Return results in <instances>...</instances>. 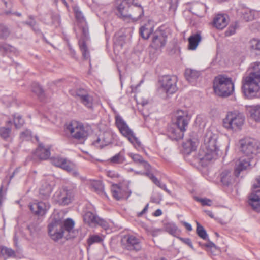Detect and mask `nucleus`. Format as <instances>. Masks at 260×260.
I'll return each instance as SVG.
<instances>
[{
    "mask_svg": "<svg viewBox=\"0 0 260 260\" xmlns=\"http://www.w3.org/2000/svg\"><path fill=\"white\" fill-rule=\"evenodd\" d=\"M218 139L217 134L209 129L206 131L197 155L202 165H206L209 161L218 157L220 151Z\"/></svg>",
    "mask_w": 260,
    "mask_h": 260,
    "instance_id": "f257e3e1",
    "label": "nucleus"
},
{
    "mask_svg": "<svg viewBox=\"0 0 260 260\" xmlns=\"http://www.w3.org/2000/svg\"><path fill=\"white\" fill-rule=\"evenodd\" d=\"M260 62L253 63L249 73L242 79V90L244 95L251 99L255 97L260 89Z\"/></svg>",
    "mask_w": 260,
    "mask_h": 260,
    "instance_id": "f03ea898",
    "label": "nucleus"
},
{
    "mask_svg": "<svg viewBox=\"0 0 260 260\" xmlns=\"http://www.w3.org/2000/svg\"><path fill=\"white\" fill-rule=\"evenodd\" d=\"M119 16L124 20L135 22L144 15L143 7L134 0H121L117 6Z\"/></svg>",
    "mask_w": 260,
    "mask_h": 260,
    "instance_id": "7ed1b4c3",
    "label": "nucleus"
},
{
    "mask_svg": "<svg viewBox=\"0 0 260 260\" xmlns=\"http://www.w3.org/2000/svg\"><path fill=\"white\" fill-rule=\"evenodd\" d=\"M213 89L217 95L227 97L233 93L234 84L231 78L219 75L214 79Z\"/></svg>",
    "mask_w": 260,
    "mask_h": 260,
    "instance_id": "20e7f679",
    "label": "nucleus"
},
{
    "mask_svg": "<svg viewBox=\"0 0 260 260\" xmlns=\"http://www.w3.org/2000/svg\"><path fill=\"white\" fill-rule=\"evenodd\" d=\"M245 120L244 114L239 111H230L222 120V126L228 131L237 132L242 129Z\"/></svg>",
    "mask_w": 260,
    "mask_h": 260,
    "instance_id": "39448f33",
    "label": "nucleus"
},
{
    "mask_svg": "<svg viewBox=\"0 0 260 260\" xmlns=\"http://www.w3.org/2000/svg\"><path fill=\"white\" fill-rule=\"evenodd\" d=\"M76 20L78 23L79 27L82 29L83 36V40H80L79 44L82 55L85 59H88L89 57V52L84 40L87 39L88 37V28L86 24L85 19L79 8L75 6L74 7Z\"/></svg>",
    "mask_w": 260,
    "mask_h": 260,
    "instance_id": "423d86ee",
    "label": "nucleus"
},
{
    "mask_svg": "<svg viewBox=\"0 0 260 260\" xmlns=\"http://www.w3.org/2000/svg\"><path fill=\"white\" fill-rule=\"evenodd\" d=\"M115 123L121 134L128 139L136 149L139 150L142 148L140 141L129 128L124 119L118 114L115 116Z\"/></svg>",
    "mask_w": 260,
    "mask_h": 260,
    "instance_id": "0eeeda50",
    "label": "nucleus"
},
{
    "mask_svg": "<svg viewBox=\"0 0 260 260\" xmlns=\"http://www.w3.org/2000/svg\"><path fill=\"white\" fill-rule=\"evenodd\" d=\"M177 81L178 78L176 76H163L159 79L160 86L158 91L167 94L174 93L178 89Z\"/></svg>",
    "mask_w": 260,
    "mask_h": 260,
    "instance_id": "6e6552de",
    "label": "nucleus"
},
{
    "mask_svg": "<svg viewBox=\"0 0 260 260\" xmlns=\"http://www.w3.org/2000/svg\"><path fill=\"white\" fill-rule=\"evenodd\" d=\"M66 131L72 138L78 140L84 139L88 136L87 127L77 121H72L68 124Z\"/></svg>",
    "mask_w": 260,
    "mask_h": 260,
    "instance_id": "1a4fd4ad",
    "label": "nucleus"
},
{
    "mask_svg": "<svg viewBox=\"0 0 260 260\" xmlns=\"http://www.w3.org/2000/svg\"><path fill=\"white\" fill-rule=\"evenodd\" d=\"M48 228L50 237L55 241L62 238L64 235L62 221L61 219L56 218L55 216L51 217V221L48 224Z\"/></svg>",
    "mask_w": 260,
    "mask_h": 260,
    "instance_id": "9d476101",
    "label": "nucleus"
},
{
    "mask_svg": "<svg viewBox=\"0 0 260 260\" xmlns=\"http://www.w3.org/2000/svg\"><path fill=\"white\" fill-rule=\"evenodd\" d=\"M241 150L245 157L253 159L254 156L260 152V147L254 140L244 139L240 141Z\"/></svg>",
    "mask_w": 260,
    "mask_h": 260,
    "instance_id": "9b49d317",
    "label": "nucleus"
},
{
    "mask_svg": "<svg viewBox=\"0 0 260 260\" xmlns=\"http://www.w3.org/2000/svg\"><path fill=\"white\" fill-rule=\"evenodd\" d=\"M74 194L72 189H67L65 188L60 189L55 192L53 200L60 205H68L72 201Z\"/></svg>",
    "mask_w": 260,
    "mask_h": 260,
    "instance_id": "f8f14e48",
    "label": "nucleus"
},
{
    "mask_svg": "<svg viewBox=\"0 0 260 260\" xmlns=\"http://www.w3.org/2000/svg\"><path fill=\"white\" fill-rule=\"evenodd\" d=\"M71 94L87 108L89 109L92 108L93 103V97L86 90L79 88L76 90L71 91Z\"/></svg>",
    "mask_w": 260,
    "mask_h": 260,
    "instance_id": "ddd939ff",
    "label": "nucleus"
},
{
    "mask_svg": "<svg viewBox=\"0 0 260 260\" xmlns=\"http://www.w3.org/2000/svg\"><path fill=\"white\" fill-rule=\"evenodd\" d=\"M112 135L108 131L100 133L93 137L92 144L96 148H102L111 143Z\"/></svg>",
    "mask_w": 260,
    "mask_h": 260,
    "instance_id": "4468645a",
    "label": "nucleus"
},
{
    "mask_svg": "<svg viewBox=\"0 0 260 260\" xmlns=\"http://www.w3.org/2000/svg\"><path fill=\"white\" fill-rule=\"evenodd\" d=\"M253 159L245 156L240 157L235 162L234 175L238 177L244 171L250 169L253 166Z\"/></svg>",
    "mask_w": 260,
    "mask_h": 260,
    "instance_id": "2eb2a0df",
    "label": "nucleus"
},
{
    "mask_svg": "<svg viewBox=\"0 0 260 260\" xmlns=\"http://www.w3.org/2000/svg\"><path fill=\"white\" fill-rule=\"evenodd\" d=\"M51 162L53 165L61 168L70 173H73L74 175L77 174L75 171V164L66 159L57 156L51 158Z\"/></svg>",
    "mask_w": 260,
    "mask_h": 260,
    "instance_id": "dca6fc26",
    "label": "nucleus"
},
{
    "mask_svg": "<svg viewBox=\"0 0 260 260\" xmlns=\"http://www.w3.org/2000/svg\"><path fill=\"white\" fill-rule=\"evenodd\" d=\"M175 124L178 127L186 130L191 117L186 110H178L175 114Z\"/></svg>",
    "mask_w": 260,
    "mask_h": 260,
    "instance_id": "f3484780",
    "label": "nucleus"
},
{
    "mask_svg": "<svg viewBox=\"0 0 260 260\" xmlns=\"http://www.w3.org/2000/svg\"><path fill=\"white\" fill-rule=\"evenodd\" d=\"M50 207V204L48 202L40 201L37 203H30L29 205V209L32 213L38 216L44 215Z\"/></svg>",
    "mask_w": 260,
    "mask_h": 260,
    "instance_id": "a211bd4d",
    "label": "nucleus"
},
{
    "mask_svg": "<svg viewBox=\"0 0 260 260\" xmlns=\"http://www.w3.org/2000/svg\"><path fill=\"white\" fill-rule=\"evenodd\" d=\"M111 192L113 197L117 200L127 199L130 195L127 186H120L117 184L112 186Z\"/></svg>",
    "mask_w": 260,
    "mask_h": 260,
    "instance_id": "6ab92c4d",
    "label": "nucleus"
},
{
    "mask_svg": "<svg viewBox=\"0 0 260 260\" xmlns=\"http://www.w3.org/2000/svg\"><path fill=\"white\" fill-rule=\"evenodd\" d=\"M248 203L253 209L260 211V189H252L248 196Z\"/></svg>",
    "mask_w": 260,
    "mask_h": 260,
    "instance_id": "aec40b11",
    "label": "nucleus"
},
{
    "mask_svg": "<svg viewBox=\"0 0 260 260\" xmlns=\"http://www.w3.org/2000/svg\"><path fill=\"white\" fill-rule=\"evenodd\" d=\"M125 246L127 250H139L141 248L140 239L134 235H128L126 236Z\"/></svg>",
    "mask_w": 260,
    "mask_h": 260,
    "instance_id": "412c9836",
    "label": "nucleus"
},
{
    "mask_svg": "<svg viewBox=\"0 0 260 260\" xmlns=\"http://www.w3.org/2000/svg\"><path fill=\"white\" fill-rule=\"evenodd\" d=\"M166 42L167 35L162 31H157L153 37L151 46L157 49L164 47Z\"/></svg>",
    "mask_w": 260,
    "mask_h": 260,
    "instance_id": "4be33fe9",
    "label": "nucleus"
},
{
    "mask_svg": "<svg viewBox=\"0 0 260 260\" xmlns=\"http://www.w3.org/2000/svg\"><path fill=\"white\" fill-rule=\"evenodd\" d=\"M63 223V229L64 231V233H67L66 237L67 239L73 238L77 236V232L74 230V221L68 218Z\"/></svg>",
    "mask_w": 260,
    "mask_h": 260,
    "instance_id": "5701e85b",
    "label": "nucleus"
},
{
    "mask_svg": "<svg viewBox=\"0 0 260 260\" xmlns=\"http://www.w3.org/2000/svg\"><path fill=\"white\" fill-rule=\"evenodd\" d=\"M176 125L170 126L168 129V136L174 140H179L183 138L184 136V132L186 131L183 129L181 127H176Z\"/></svg>",
    "mask_w": 260,
    "mask_h": 260,
    "instance_id": "b1692460",
    "label": "nucleus"
},
{
    "mask_svg": "<svg viewBox=\"0 0 260 260\" xmlns=\"http://www.w3.org/2000/svg\"><path fill=\"white\" fill-rule=\"evenodd\" d=\"M35 154L40 159L46 160L50 156V147L40 144L37 148Z\"/></svg>",
    "mask_w": 260,
    "mask_h": 260,
    "instance_id": "393cba45",
    "label": "nucleus"
},
{
    "mask_svg": "<svg viewBox=\"0 0 260 260\" xmlns=\"http://www.w3.org/2000/svg\"><path fill=\"white\" fill-rule=\"evenodd\" d=\"M220 181L225 186H229L235 182V178L233 176L231 170L224 169L222 171L220 174Z\"/></svg>",
    "mask_w": 260,
    "mask_h": 260,
    "instance_id": "a878e982",
    "label": "nucleus"
},
{
    "mask_svg": "<svg viewBox=\"0 0 260 260\" xmlns=\"http://www.w3.org/2000/svg\"><path fill=\"white\" fill-rule=\"evenodd\" d=\"M228 23L226 16L223 14H218L215 16L213 19L214 26L219 29L224 28Z\"/></svg>",
    "mask_w": 260,
    "mask_h": 260,
    "instance_id": "bb28decb",
    "label": "nucleus"
},
{
    "mask_svg": "<svg viewBox=\"0 0 260 260\" xmlns=\"http://www.w3.org/2000/svg\"><path fill=\"white\" fill-rule=\"evenodd\" d=\"M53 184L44 182L42 183L39 189V194L43 199H47L50 197L53 190Z\"/></svg>",
    "mask_w": 260,
    "mask_h": 260,
    "instance_id": "cd10ccee",
    "label": "nucleus"
},
{
    "mask_svg": "<svg viewBox=\"0 0 260 260\" xmlns=\"http://www.w3.org/2000/svg\"><path fill=\"white\" fill-rule=\"evenodd\" d=\"M98 218V217L94 213L90 211H87L83 215L84 222L91 227L97 225Z\"/></svg>",
    "mask_w": 260,
    "mask_h": 260,
    "instance_id": "c85d7f7f",
    "label": "nucleus"
},
{
    "mask_svg": "<svg viewBox=\"0 0 260 260\" xmlns=\"http://www.w3.org/2000/svg\"><path fill=\"white\" fill-rule=\"evenodd\" d=\"M202 39L200 33L197 32L191 35L188 38V49L194 50L198 46Z\"/></svg>",
    "mask_w": 260,
    "mask_h": 260,
    "instance_id": "c756f323",
    "label": "nucleus"
},
{
    "mask_svg": "<svg viewBox=\"0 0 260 260\" xmlns=\"http://www.w3.org/2000/svg\"><path fill=\"white\" fill-rule=\"evenodd\" d=\"M127 155L135 163L141 164L146 170H149L150 169V165L144 160L142 156L131 152L128 153Z\"/></svg>",
    "mask_w": 260,
    "mask_h": 260,
    "instance_id": "7c9ffc66",
    "label": "nucleus"
},
{
    "mask_svg": "<svg viewBox=\"0 0 260 260\" xmlns=\"http://www.w3.org/2000/svg\"><path fill=\"white\" fill-rule=\"evenodd\" d=\"M198 146V142L191 139L187 140L183 144L184 152L189 154L192 151H194Z\"/></svg>",
    "mask_w": 260,
    "mask_h": 260,
    "instance_id": "2f4dec72",
    "label": "nucleus"
},
{
    "mask_svg": "<svg viewBox=\"0 0 260 260\" xmlns=\"http://www.w3.org/2000/svg\"><path fill=\"white\" fill-rule=\"evenodd\" d=\"M125 43V36L116 34L114 38V50L118 52L122 48Z\"/></svg>",
    "mask_w": 260,
    "mask_h": 260,
    "instance_id": "473e14b6",
    "label": "nucleus"
},
{
    "mask_svg": "<svg viewBox=\"0 0 260 260\" xmlns=\"http://www.w3.org/2000/svg\"><path fill=\"white\" fill-rule=\"evenodd\" d=\"M149 170L150 169L146 170L147 172L145 173V175L148 176L156 185L165 190L169 194H170L171 191L166 188V185L161 183L153 174L149 172Z\"/></svg>",
    "mask_w": 260,
    "mask_h": 260,
    "instance_id": "72a5a7b5",
    "label": "nucleus"
},
{
    "mask_svg": "<svg viewBox=\"0 0 260 260\" xmlns=\"http://www.w3.org/2000/svg\"><path fill=\"white\" fill-rule=\"evenodd\" d=\"M200 75V73L199 71L196 70L187 69L185 70V76L186 79L189 82H192L196 79H197Z\"/></svg>",
    "mask_w": 260,
    "mask_h": 260,
    "instance_id": "f704fd0d",
    "label": "nucleus"
},
{
    "mask_svg": "<svg viewBox=\"0 0 260 260\" xmlns=\"http://www.w3.org/2000/svg\"><path fill=\"white\" fill-rule=\"evenodd\" d=\"M165 228L167 232L173 236H176L180 234V231L174 223H167L165 224Z\"/></svg>",
    "mask_w": 260,
    "mask_h": 260,
    "instance_id": "c9c22d12",
    "label": "nucleus"
},
{
    "mask_svg": "<svg viewBox=\"0 0 260 260\" xmlns=\"http://www.w3.org/2000/svg\"><path fill=\"white\" fill-rule=\"evenodd\" d=\"M153 31V28L149 24L142 26L140 29V33L142 37L147 39Z\"/></svg>",
    "mask_w": 260,
    "mask_h": 260,
    "instance_id": "e433bc0d",
    "label": "nucleus"
},
{
    "mask_svg": "<svg viewBox=\"0 0 260 260\" xmlns=\"http://www.w3.org/2000/svg\"><path fill=\"white\" fill-rule=\"evenodd\" d=\"M125 161V157L121 152L115 154L108 160L109 162L113 165L121 164Z\"/></svg>",
    "mask_w": 260,
    "mask_h": 260,
    "instance_id": "4c0bfd02",
    "label": "nucleus"
},
{
    "mask_svg": "<svg viewBox=\"0 0 260 260\" xmlns=\"http://www.w3.org/2000/svg\"><path fill=\"white\" fill-rule=\"evenodd\" d=\"M250 108L251 117L256 121H260V105L252 106Z\"/></svg>",
    "mask_w": 260,
    "mask_h": 260,
    "instance_id": "58836bf2",
    "label": "nucleus"
},
{
    "mask_svg": "<svg viewBox=\"0 0 260 260\" xmlns=\"http://www.w3.org/2000/svg\"><path fill=\"white\" fill-rule=\"evenodd\" d=\"M104 237L102 235H90L87 240V242L89 246L94 243H100L104 240Z\"/></svg>",
    "mask_w": 260,
    "mask_h": 260,
    "instance_id": "ea45409f",
    "label": "nucleus"
},
{
    "mask_svg": "<svg viewBox=\"0 0 260 260\" xmlns=\"http://www.w3.org/2000/svg\"><path fill=\"white\" fill-rule=\"evenodd\" d=\"M249 48L253 51L260 52V39L253 38L248 43Z\"/></svg>",
    "mask_w": 260,
    "mask_h": 260,
    "instance_id": "a19ab883",
    "label": "nucleus"
},
{
    "mask_svg": "<svg viewBox=\"0 0 260 260\" xmlns=\"http://www.w3.org/2000/svg\"><path fill=\"white\" fill-rule=\"evenodd\" d=\"M14 123L16 128L21 127L24 123V120L19 114H15L13 115Z\"/></svg>",
    "mask_w": 260,
    "mask_h": 260,
    "instance_id": "79ce46f5",
    "label": "nucleus"
},
{
    "mask_svg": "<svg viewBox=\"0 0 260 260\" xmlns=\"http://www.w3.org/2000/svg\"><path fill=\"white\" fill-rule=\"evenodd\" d=\"M105 174L107 177L114 180H121V176L117 172L113 170H106Z\"/></svg>",
    "mask_w": 260,
    "mask_h": 260,
    "instance_id": "37998d69",
    "label": "nucleus"
},
{
    "mask_svg": "<svg viewBox=\"0 0 260 260\" xmlns=\"http://www.w3.org/2000/svg\"><path fill=\"white\" fill-rule=\"evenodd\" d=\"M197 233L198 236L201 238L206 240L208 235L206 231L205 230L203 226L201 225L198 222H197Z\"/></svg>",
    "mask_w": 260,
    "mask_h": 260,
    "instance_id": "c03bdc74",
    "label": "nucleus"
},
{
    "mask_svg": "<svg viewBox=\"0 0 260 260\" xmlns=\"http://www.w3.org/2000/svg\"><path fill=\"white\" fill-rule=\"evenodd\" d=\"M11 128L7 127H0V136L4 139H6L10 137Z\"/></svg>",
    "mask_w": 260,
    "mask_h": 260,
    "instance_id": "a18cd8bd",
    "label": "nucleus"
},
{
    "mask_svg": "<svg viewBox=\"0 0 260 260\" xmlns=\"http://www.w3.org/2000/svg\"><path fill=\"white\" fill-rule=\"evenodd\" d=\"M97 225H99L102 226L103 229L107 230L109 228V224L107 221L106 220L101 219L98 217L97 219Z\"/></svg>",
    "mask_w": 260,
    "mask_h": 260,
    "instance_id": "49530a36",
    "label": "nucleus"
},
{
    "mask_svg": "<svg viewBox=\"0 0 260 260\" xmlns=\"http://www.w3.org/2000/svg\"><path fill=\"white\" fill-rule=\"evenodd\" d=\"M243 18L247 21L252 20L253 16L251 11L249 10H245L243 14Z\"/></svg>",
    "mask_w": 260,
    "mask_h": 260,
    "instance_id": "de8ad7c7",
    "label": "nucleus"
},
{
    "mask_svg": "<svg viewBox=\"0 0 260 260\" xmlns=\"http://www.w3.org/2000/svg\"><path fill=\"white\" fill-rule=\"evenodd\" d=\"M91 185L95 191H101L103 189V186L100 182L93 181L91 183Z\"/></svg>",
    "mask_w": 260,
    "mask_h": 260,
    "instance_id": "09e8293b",
    "label": "nucleus"
},
{
    "mask_svg": "<svg viewBox=\"0 0 260 260\" xmlns=\"http://www.w3.org/2000/svg\"><path fill=\"white\" fill-rule=\"evenodd\" d=\"M32 90L34 92L38 95H41L43 92L41 87L37 83L34 84V86L32 87Z\"/></svg>",
    "mask_w": 260,
    "mask_h": 260,
    "instance_id": "8fccbe9b",
    "label": "nucleus"
},
{
    "mask_svg": "<svg viewBox=\"0 0 260 260\" xmlns=\"http://www.w3.org/2000/svg\"><path fill=\"white\" fill-rule=\"evenodd\" d=\"M236 27L235 26H230L228 29L225 32L226 36H230L235 33Z\"/></svg>",
    "mask_w": 260,
    "mask_h": 260,
    "instance_id": "3c124183",
    "label": "nucleus"
},
{
    "mask_svg": "<svg viewBox=\"0 0 260 260\" xmlns=\"http://www.w3.org/2000/svg\"><path fill=\"white\" fill-rule=\"evenodd\" d=\"M20 136L24 140H28L31 137V132L26 130L21 133Z\"/></svg>",
    "mask_w": 260,
    "mask_h": 260,
    "instance_id": "603ef678",
    "label": "nucleus"
},
{
    "mask_svg": "<svg viewBox=\"0 0 260 260\" xmlns=\"http://www.w3.org/2000/svg\"><path fill=\"white\" fill-rule=\"evenodd\" d=\"M197 201L200 202L203 205H207V206H211V201L208 199L207 198H200L198 199Z\"/></svg>",
    "mask_w": 260,
    "mask_h": 260,
    "instance_id": "864d4df0",
    "label": "nucleus"
},
{
    "mask_svg": "<svg viewBox=\"0 0 260 260\" xmlns=\"http://www.w3.org/2000/svg\"><path fill=\"white\" fill-rule=\"evenodd\" d=\"M2 252L8 256H13L14 255V251L8 248H4L2 249Z\"/></svg>",
    "mask_w": 260,
    "mask_h": 260,
    "instance_id": "5fc2aeb1",
    "label": "nucleus"
},
{
    "mask_svg": "<svg viewBox=\"0 0 260 260\" xmlns=\"http://www.w3.org/2000/svg\"><path fill=\"white\" fill-rule=\"evenodd\" d=\"M0 31H2V32L0 34V38H5L9 34L8 30L6 27H1Z\"/></svg>",
    "mask_w": 260,
    "mask_h": 260,
    "instance_id": "6e6d98bb",
    "label": "nucleus"
},
{
    "mask_svg": "<svg viewBox=\"0 0 260 260\" xmlns=\"http://www.w3.org/2000/svg\"><path fill=\"white\" fill-rule=\"evenodd\" d=\"M252 189H260V176L255 179V181L253 184Z\"/></svg>",
    "mask_w": 260,
    "mask_h": 260,
    "instance_id": "4d7b16f0",
    "label": "nucleus"
},
{
    "mask_svg": "<svg viewBox=\"0 0 260 260\" xmlns=\"http://www.w3.org/2000/svg\"><path fill=\"white\" fill-rule=\"evenodd\" d=\"M136 8H132L131 10L132 11V13L131 14L132 16L133 17H138V15H139V13H138V11H137V6H135Z\"/></svg>",
    "mask_w": 260,
    "mask_h": 260,
    "instance_id": "13d9d810",
    "label": "nucleus"
},
{
    "mask_svg": "<svg viewBox=\"0 0 260 260\" xmlns=\"http://www.w3.org/2000/svg\"><path fill=\"white\" fill-rule=\"evenodd\" d=\"M2 48H3V49L4 50H5L7 51H12L14 49V48L13 47L10 46H2Z\"/></svg>",
    "mask_w": 260,
    "mask_h": 260,
    "instance_id": "bf43d9fd",
    "label": "nucleus"
},
{
    "mask_svg": "<svg viewBox=\"0 0 260 260\" xmlns=\"http://www.w3.org/2000/svg\"><path fill=\"white\" fill-rule=\"evenodd\" d=\"M183 224L188 231H191L192 230V226L189 223L186 222H184Z\"/></svg>",
    "mask_w": 260,
    "mask_h": 260,
    "instance_id": "052dcab7",
    "label": "nucleus"
},
{
    "mask_svg": "<svg viewBox=\"0 0 260 260\" xmlns=\"http://www.w3.org/2000/svg\"><path fill=\"white\" fill-rule=\"evenodd\" d=\"M148 205L147 204L145 207V208L143 209V210L138 213V216H142L144 213L146 212V211L147 210V209H148Z\"/></svg>",
    "mask_w": 260,
    "mask_h": 260,
    "instance_id": "680f3d73",
    "label": "nucleus"
},
{
    "mask_svg": "<svg viewBox=\"0 0 260 260\" xmlns=\"http://www.w3.org/2000/svg\"><path fill=\"white\" fill-rule=\"evenodd\" d=\"M162 214V211L160 209H157L155 211L154 213V215L155 216H159Z\"/></svg>",
    "mask_w": 260,
    "mask_h": 260,
    "instance_id": "e2e57ef3",
    "label": "nucleus"
},
{
    "mask_svg": "<svg viewBox=\"0 0 260 260\" xmlns=\"http://www.w3.org/2000/svg\"><path fill=\"white\" fill-rule=\"evenodd\" d=\"M184 242L188 245L190 247H192V243L189 239H186L184 240Z\"/></svg>",
    "mask_w": 260,
    "mask_h": 260,
    "instance_id": "0e129e2a",
    "label": "nucleus"
},
{
    "mask_svg": "<svg viewBox=\"0 0 260 260\" xmlns=\"http://www.w3.org/2000/svg\"><path fill=\"white\" fill-rule=\"evenodd\" d=\"M14 244L16 246L17 245V241H18V237L16 235V234H15L14 235Z\"/></svg>",
    "mask_w": 260,
    "mask_h": 260,
    "instance_id": "69168bd1",
    "label": "nucleus"
},
{
    "mask_svg": "<svg viewBox=\"0 0 260 260\" xmlns=\"http://www.w3.org/2000/svg\"><path fill=\"white\" fill-rule=\"evenodd\" d=\"M206 213H207V214L210 217H211V218H213L214 217V215H213V213L210 211H206Z\"/></svg>",
    "mask_w": 260,
    "mask_h": 260,
    "instance_id": "338daca9",
    "label": "nucleus"
},
{
    "mask_svg": "<svg viewBox=\"0 0 260 260\" xmlns=\"http://www.w3.org/2000/svg\"><path fill=\"white\" fill-rule=\"evenodd\" d=\"M207 247H214L215 246V245L213 243H211L208 245H206Z\"/></svg>",
    "mask_w": 260,
    "mask_h": 260,
    "instance_id": "774afa93",
    "label": "nucleus"
}]
</instances>
